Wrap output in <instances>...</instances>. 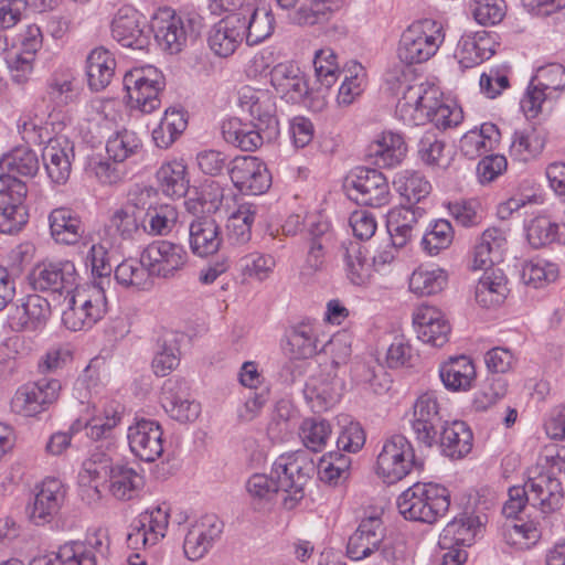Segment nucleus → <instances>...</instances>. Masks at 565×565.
Returning <instances> with one entry per match:
<instances>
[{"mask_svg": "<svg viewBox=\"0 0 565 565\" xmlns=\"http://www.w3.org/2000/svg\"><path fill=\"white\" fill-rule=\"evenodd\" d=\"M472 431L465 422H444L437 437L441 452L452 459H459L472 448Z\"/></svg>", "mask_w": 565, "mask_h": 565, "instance_id": "obj_29", "label": "nucleus"}, {"mask_svg": "<svg viewBox=\"0 0 565 565\" xmlns=\"http://www.w3.org/2000/svg\"><path fill=\"white\" fill-rule=\"evenodd\" d=\"M287 347L294 359H309L320 353L318 327L310 321L291 327L287 334Z\"/></svg>", "mask_w": 565, "mask_h": 565, "instance_id": "obj_41", "label": "nucleus"}, {"mask_svg": "<svg viewBox=\"0 0 565 565\" xmlns=\"http://www.w3.org/2000/svg\"><path fill=\"white\" fill-rule=\"evenodd\" d=\"M347 277L353 285L362 286L371 277V265L363 253V246L358 242L342 244Z\"/></svg>", "mask_w": 565, "mask_h": 565, "instance_id": "obj_55", "label": "nucleus"}, {"mask_svg": "<svg viewBox=\"0 0 565 565\" xmlns=\"http://www.w3.org/2000/svg\"><path fill=\"white\" fill-rule=\"evenodd\" d=\"M142 486L143 478L136 470L125 465H116L102 492L108 490L117 500L128 501L138 495Z\"/></svg>", "mask_w": 565, "mask_h": 565, "instance_id": "obj_42", "label": "nucleus"}, {"mask_svg": "<svg viewBox=\"0 0 565 565\" xmlns=\"http://www.w3.org/2000/svg\"><path fill=\"white\" fill-rule=\"evenodd\" d=\"M142 253L152 277H173L188 262V253L182 245L164 239L152 242Z\"/></svg>", "mask_w": 565, "mask_h": 565, "instance_id": "obj_14", "label": "nucleus"}, {"mask_svg": "<svg viewBox=\"0 0 565 565\" xmlns=\"http://www.w3.org/2000/svg\"><path fill=\"white\" fill-rule=\"evenodd\" d=\"M169 524L168 509L162 505L147 509L131 524L132 531L128 534L127 541L130 546L138 548L156 545L166 536Z\"/></svg>", "mask_w": 565, "mask_h": 565, "instance_id": "obj_17", "label": "nucleus"}, {"mask_svg": "<svg viewBox=\"0 0 565 565\" xmlns=\"http://www.w3.org/2000/svg\"><path fill=\"white\" fill-rule=\"evenodd\" d=\"M342 393V380L331 373L311 376L303 388L305 398L315 413H321L334 406Z\"/></svg>", "mask_w": 565, "mask_h": 565, "instance_id": "obj_24", "label": "nucleus"}, {"mask_svg": "<svg viewBox=\"0 0 565 565\" xmlns=\"http://www.w3.org/2000/svg\"><path fill=\"white\" fill-rule=\"evenodd\" d=\"M385 537V527L380 516L363 519L349 537L347 554L351 559H363L379 551Z\"/></svg>", "mask_w": 565, "mask_h": 565, "instance_id": "obj_22", "label": "nucleus"}, {"mask_svg": "<svg viewBox=\"0 0 565 565\" xmlns=\"http://www.w3.org/2000/svg\"><path fill=\"white\" fill-rule=\"evenodd\" d=\"M38 290L63 294L71 291L76 281L75 265L71 260L43 262L38 265Z\"/></svg>", "mask_w": 565, "mask_h": 565, "instance_id": "obj_28", "label": "nucleus"}, {"mask_svg": "<svg viewBox=\"0 0 565 565\" xmlns=\"http://www.w3.org/2000/svg\"><path fill=\"white\" fill-rule=\"evenodd\" d=\"M507 245V237L502 230L491 227L486 230L475 246L471 268L475 270H489L502 259V252Z\"/></svg>", "mask_w": 565, "mask_h": 565, "instance_id": "obj_31", "label": "nucleus"}, {"mask_svg": "<svg viewBox=\"0 0 565 565\" xmlns=\"http://www.w3.org/2000/svg\"><path fill=\"white\" fill-rule=\"evenodd\" d=\"M106 228L122 241L140 239L146 234L145 215H137L130 206H121L111 214Z\"/></svg>", "mask_w": 565, "mask_h": 565, "instance_id": "obj_44", "label": "nucleus"}, {"mask_svg": "<svg viewBox=\"0 0 565 565\" xmlns=\"http://www.w3.org/2000/svg\"><path fill=\"white\" fill-rule=\"evenodd\" d=\"M532 505L540 507L543 513H551L562 508L564 490L561 481L552 472L541 471L525 482Z\"/></svg>", "mask_w": 565, "mask_h": 565, "instance_id": "obj_25", "label": "nucleus"}, {"mask_svg": "<svg viewBox=\"0 0 565 565\" xmlns=\"http://www.w3.org/2000/svg\"><path fill=\"white\" fill-rule=\"evenodd\" d=\"M507 281L501 270H484L476 287V300L482 307L498 306L507 296Z\"/></svg>", "mask_w": 565, "mask_h": 565, "instance_id": "obj_54", "label": "nucleus"}, {"mask_svg": "<svg viewBox=\"0 0 565 565\" xmlns=\"http://www.w3.org/2000/svg\"><path fill=\"white\" fill-rule=\"evenodd\" d=\"M409 424L417 443L429 448L437 445L444 420L434 392H426L417 397L413 405Z\"/></svg>", "mask_w": 565, "mask_h": 565, "instance_id": "obj_10", "label": "nucleus"}, {"mask_svg": "<svg viewBox=\"0 0 565 565\" xmlns=\"http://www.w3.org/2000/svg\"><path fill=\"white\" fill-rule=\"evenodd\" d=\"M236 14L245 26L243 28V39L245 38L247 45H257L273 34L275 19L270 10L248 4Z\"/></svg>", "mask_w": 565, "mask_h": 565, "instance_id": "obj_30", "label": "nucleus"}, {"mask_svg": "<svg viewBox=\"0 0 565 565\" xmlns=\"http://www.w3.org/2000/svg\"><path fill=\"white\" fill-rule=\"evenodd\" d=\"M65 495L66 489L60 479L45 478L38 486V520L43 524L51 523L58 514Z\"/></svg>", "mask_w": 565, "mask_h": 565, "instance_id": "obj_39", "label": "nucleus"}, {"mask_svg": "<svg viewBox=\"0 0 565 565\" xmlns=\"http://www.w3.org/2000/svg\"><path fill=\"white\" fill-rule=\"evenodd\" d=\"M331 435V424L326 419L306 418L299 429V436L305 447L315 452L324 449Z\"/></svg>", "mask_w": 565, "mask_h": 565, "instance_id": "obj_60", "label": "nucleus"}, {"mask_svg": "<svg viewBox=\"0 0 565 565\" xmlns=\"http://www.w3.org/2000/svg\"><path fill=\"white\" fill-rule=\"evenodd\" d=\"M348 198L359 205L381 207L391 200L386 177L377 169L358 167L344 180Z\"/></svg>", "mask_w": 565, "mask_h": 565, "instance_id": "obj_8", "label": "nucleus"}, {"mask_svg": "<svg viewBox=\"0 0 565 565\" xmlns=\"http://www.w3.org/2000/svg\"><path fill=\"white\" fill-rule=\"evenodd\" d=\"M26 182L10 173L0 174V212L9 214L14 224L24 227L29 221L25 205Z\"/></svg>", "mask_w": 565, "mask_h": 565, "instance_id": "obj_23", "label": "nucleus"}, {"mask_svg": "<svg viewBox=\"0 0 565 565\" xmlns=\"http://www.w3.org/2000/svg\"><path fill=\"white\" fill-rule=\"evenodd\" d=\"M542 531L540 524L533 520L524 522L522 519L511 521L503 526L505 542L519 550H527L540 540Z\"/></svg>", "mask_w": 565, "mask_h": 565, "instance_id": "obj_56", "label": "nucleus"}, {"mask_svg": "<svg viewBox=\"0 0 565 565\" xmlns=\"http://www.w3.org/2000/svg\"><path fill=\"white\" fill-rule=\"evenodd\" d=\"M128 444L131 452L140 460L152 462L163 454V431L153 419H139L128 428Z\"/></svg>", "mask_w": 565, "mask_h": 565, "instance_id": "obj_15", "label": "nucleus"}, {"mask_svg": "<svg viewBox=\"0 0 565 565\" xmlns=\"http://www.w3.org/2000/svg\"><path fill=\"white\" fill-rule=\"evenodd\" d=\"M546 135L532 126L516 129L510 145V156L519 161H529L537 157L544 149Z\"/></svg>", "mask_w": 565, "mask_h": 565, "instance_id": "obj_43", "label": "nucleus"}, {"mask_svg": "<svg viewBox=\"0 0 565 565\" xmlns=\"http://www.w3.org/2000/svg\"><path fill=\"white\" fill-rule=\"evenodd\" d=\"M224 523L214 514L202 516L188 531L183 550L191 561L202 558L221 537Z\"/></svg>", "mask_w": 565, "mask_h": 565, "instance_id": "obj_20", "label": "nucleus"}, {"mask_svg": "<svg viewBox=\"0 0 565 565\" xmlns=\"http://www.w3.org/2000/svg\"><path fill=\"white\" fill-rule=\"evenodd\" d=\"M450 507L448 489L437 483H414L397 498L398 512L409 521L434 524Z\"/></svg>", "mask_w": 565, "mask_h": 565, "instance_id": "obj_2", "label": "nucleus"}, {"mask_svg": "<svg viewBox=\"0 0 565 565\" xmlns=\"http://www.w3.org/2000/svg\"><path fill=\"white\" fill-rule=\"evenodd\" d=\"M180 363V350L174 337H163L158 342V350L152 359L151 367L157 376H166Z\"/></svg>", "mask_w": 565, "mask_h": 565, "instance_id": "obj_62", "label": "nucleus"}, {"mask_svg": "<svg viewBox=\"0 0 565 565\" xmlns=\"http://www.w3.org/2000/svg\"><path fill=\"white\" fill-rule=\"evenodd\" d=\"M557 276L558 269L556 265L543 259L525 263L521 274L523 282L533 288H542L554 281Z\"/></svg>", "mask_w": 565, "mask_h": 565, "instance_id": "obj_64", "label": "nucleus"}, {"mask_svg": "<svg viewBox=\"0 0 565 565\" xmlns=\"http://www.w3.org/2000/svg\"><path fill=\"white\" fill-rule=\"evenodd\" d=\"M243 22L236 13H230L209 32L207 43L220 57L231 56L243 41Z\"/></svg>", "mask_w": 565, "mask_h": 565, "instance_id": "obj_27", "label": "nucleus"}, {"mask_svg": "<svg viewBox=\"0 0 565 565\" xmlns=\"http://www.w3.org/2000/svg\"><path fill=\"white\" fill-rule=\"evenodd\" d=\"M76 289L74 294L67 291L63 295V302L67 308L63 310L62 321L72 331H79L93 327L106 311V297L102 281L95 282L90 289Z\"/></svg>", "mask_w": 565, "mask_h": 565, "instance_id": "obj_6", "label": "nucleus"}, {"mask_svg": "<svg viewBox=\"0 0 565 565\" xmlns=\"http://www.w3.org/2000/svg\"><path fill=\"white\" fill-rule=\"evenodd\" d=\"M81 88L70 70L57 71L47 81L46 93L50 99L57 106H66L75 103Z\"/></svg>", "mask_w": 565, "mask_h": 565, "instance_id": "obj_51", "label": "nucleus"}, {"mask_svg": "<svg viewBox=\"0 0 565 565\" xmlns=\"http://www.w3.org/2000/svg\"><path fill=\"white\" fill-rule=\"evenodd\" d=\"M413 323L422 342L436 348L448 342L450 326L438 308L420 305L413 315Z\"/></svg>", "mask_w": 565, "mask_h": 565, "instance_id": "obj_21", "label": "nucleus"}, {"mask_svg": "<svg viewBox=\"0 0 565 565\" xmlns=\"http://www.w3.org/2000/svg\"><path fill=\"white\" fill-rule=\"evenodd\" d=\"M88 86L94 92L106 88L115 74L116 60L113 53L105 47L94 49L86 61Z\"/></svg>", "mask_w": 565, "mask_h": 565, "instance_id": "obj_38", "label": "nucleus"}, {"mask_svg": "<svg viewBox=\"0 0 565 565\" xmlns=\"http://www.w3.org/2000/svg\"><path fill=\"white\" fill-rule=\"evenodd\" d=\"M246 491L256 510L266 508L280 492L275 476L254 473L246 482Z\"/></svg>", "mask_w": 565, "mask_h": 565, "instance_id": "obj_57", "label": "nucleus"}, {"mask_svg": "<svg viewBox=\"0 0 565 565\" xmlns=\"http://www.w3.org/2000/svg\"><path fill=\"white\" fill-rule=\"evenodd\" d=\"M480 525L481 522L478 516L462 514L459 518H455L441 531L438 546H470L475 541Z\"/></svg>", "mask_w": 565, "mask_h": 565, "instance_id": "obj_40", "label": "nucleus"}, {"mask_svg": "<svg viewBox=\"0 0 565 565\" xmlns=\"http://www.w3.org/2000/svg\"><path fill=\"white\" fill-rule=\"evenodd\" d=\"M51 237L57 244L75 245L84 233L82 221L77 214L66 207L54 209L49 214Z\"/></svg>", "mask_w": 565, "mask_h": 565, "instance_id": "obj_33", "label": "nucleus"}, {"mask_svg": "<svg viewBox=\"0 0 565 565\" xmlns=\"http://www.w3.org/2000/svg\"><path fill=\"white\" fill-rule=\"evenodd\" d=\"M66 149L67 141L60 138H49L42 149L43 166L52 183L64 184L70 177L71 161Z\"/></svg>", "mask_w": 565, "mask_h": 565, "instance_id": "obj_35", "label": "nucleus"}, {"mask_svg": "<svg viewBox=\"0 0 565 565\" xmlns=\"http://www.w3.org/2000/svg\"><path fill=\"white\" fill-rule=\"evenodd\" d=\"M51 556H38V565H97L95 553L87 550L82 541H70L61 545Z\"/></svg>", "mask_w": 565, "mask_h": 565, "instance_id": "obj_47", "label": "nucleus"}, {"mask_svg": "<svg viewBox=\"0 0 565 565\" xmlns=\"http://www.w3.org/2000/svg\"><path fill=\"white\" fill-rule=\"evenodd\" d=\"M447 284V274L441 268L418 267L409 277V290L418 296L435 295Z\"/></svg>", "mask_w": 565, "mask_h": 565, "instance_id": "obj_58", "label": "nucleus"}, {"mask_svg": "<svg viewBox=\"0 0 565 565\" xmlns=\"http://www.w3.org/2000/svg\"><path fill=\"white\" fill-rule=\"evenodd\" d=\"M444 40L440 23L431 19L416 21L402 33L397 56L406 65L424 63L436 54Z\"/></svg>", "mask_w": 565, "mask_h": 565, "instance_id": "obj_4", "label": "nucleus"}, {"mask_svg": "<svg viewBox=\"0 0 565 565\" xmlns=\"http://www.w3.org/2000/svg\"><path fill=\"white\" fill-rule=\"evenodd\" d=\"M121 257L120 247L110 238H102L93 244L88 252V259L92 265V273L103 282L104 279L110 282V275L115 270L114 263Z\"/></svg>", "mask_w": 565, "mask_h": 565, "instance_id": "obj_45", "label": "nucleus"}, {"mask_svg": "<svg viewBox=\"0 0 565 565\" xmlns=\"http://www.w3.org/2000/svg\"><path fill=\"white\" fill-rule=\"evenodd\" d=\"M420 467L414 448L403 435L387 438L377 456L376 472L386 483H395L405 478L414 467Z\"/></svg>", "mask_w": 565, "mask_h": 565, "instance_id": "obj_9", "label": "nucleus"}, {"mask_svg": "<svg viewBox=\"0 0 565 565\" xmlns=\"http://www.w3.org/2000/svg\"><path fill=\"white\" fill-rule=\"evenodd\" d=\"M179 218L173 204H158L145 214L146 234L166 236L172 232Z\"/></svg>", "mask_w": 565, "mask_h": 565, "instance_id": "obj_59", "label": "nucleus"}, {"mask_svg": "<svg viewBox=\"0 0 565 565\" xmlns=\"http://www.w3.org/2000/svg\"><path fill=\"white\" fill-rule=\"evenodd\" d=\"M315 470L313 460L303 450L285 454L277 458L271 471L280 492L288 493L284 498V505L287 509H292L303 498V488Z\"/></svg>", "mask_w": 565, "mask_h": 565, "instance_id": "obj_5", "label": "nucleus"}, {"mask_svg": "<svg viewBox=\"0 0 565 565\" xmlns=\"http://www.w3.org/2000/svg\"><path fill=\"white\" fill-rule=\"evenodd\" d=\"M394 185L407 204L416 205L428 196L431 191L429 181L419 172L405 170L399 172Z\"/></svg>", "mask_w": 565, "mask_h": 565, "instance_id": "obj_53", "label": "nucleus"}, {"mask_svg": "<svg viewBox=\"0 0 565 565\" xmlns=\"http://www.w3.org/2000/svg\"><path fill=\"white\" fill-rule=\"evenodd\" d=\"M202 29L198 14H178L170 8L159 9L153 15L150 32L157 44L169 54H178L189 40H194Z\"/></svg>", "mask_w": 565, "mask_h": 565, "instance_id": "obj_3", "label": "nucleus"}, {"mask_svg": "<svg viewBox=\"0 0 565 565\" xmlns=\"http://www.w3.org/2000/svg\"><path fill=\"white\" fill-rule=\"evenodd\" d=\"M257 207L250 203L239 204L227 220V241L231 245L242 246L252 238V226L255 222Z\"/></svg>", "mask_w": 565, "mask_h": 565, "instance_id": "obj_46", "label": "nucleus"}, {"mask_svg": "<svg viewBox=\"0 0 565 565\" xmlns=\"http://www.w3.org/2000/svg\"><path fill=\"white\" fill-rule=\"evenodd\" d=\"M222 243L221 226L212 215L196 216L190 222L189 245L194 255H213L218 252Z\"/></svg>", "mask_w": 565, "mask_h": 565, "instance_id": "obj_26", "label": "nucleus"}, {"mask_svg": "<svg viewBox=\"0 0 565 565\" xmlns=\"http://www.w3.org/2000/svg\"><path fill=\"white\" fill-rule=\"evenodd\" d=\"M269 75L277 94L288 103H301L310 94L308 78L297 64L279 63L271 68Z\"/></svg>", "mask_w": 565, "mask_h": 565, "instance_id": "obj_19", "label": "nucleus"}, {"mask_svg": "<svg viewBox=\"0 0 565 565\" xmlns=\"http://www.w3.org/2000/svg\"><path fill=\"white\" fill-rule=\"evenodd\" d=\"M499 139L498 127L492 122H484L480 128H473L461 137L459 149L467 159L475 160L492 151Z\"/></svg>", "mask_w": 565, "mask_h": 565, "instance_id": "obj_34", "label": "nucleus"}, {"mask_svg": "<svg viewBox=\"0 0 565 565\" xmlns=\"http://www.w3.org/2000/svg\"><path fill=\"white\" fill-rule=\"evenodd\" d=\"M160 402L170 418L179 423L194 422L201 413L200 403L191 398L188 382L179 376L164 381Z\"/></svg>", "mask_w": 565, "mask_h": 565, "instance_id": "obj_12", "label": "nucleus"}, {"mask_svg": "<svg viewBox=\"0 0 565 565\" xmlns=\"http://www.w3.org/2000/svg\"><path fill=\"white\" fill-rule=\"evenodd\" d=\"M351 463L349 456L340 451H329L317 466L319 479L329 486H340L350 478Z\"/></svg>", "mask_w": 565, "mask_h": 565, "instance_id": "obj_50", "label": "nucleus"}, {"mask_svg": "<svg viewBox=\"0 0 565 565\" xmlns=\"http://www.w3.org/2000/svg\"><path fill=\"white\" fill-rule=\"evenodd\" d=\"M222 134L226 142L243 151H255L267 140V132L256 127V124L243 122L238 118L223 121Z\"/></svg>", "mask_w": 565, "mask_h": 565, "instance_id": "obj_32", "label": "nucleus"}, {"mask_svg": "<svg viewBox=\"0 0 565 565\" xmlns=\"http://www.w3.org/2000/svg\"><path fill=\"white\" fill-rule=\"evenodd\" d=\"M439 376L447 390L468 391L476 380V369L470 358L459 355L440 365Z\"/></svg>", "mask_w": 565, "mask_h": 565, "instance_id": "obj_36", "label": "nucleus"}, {"mask_svg": "<svg viewBox=\"0 0 565 565\" xmlns=\"http://www.w3.org/2000/svg\"><path fill=\"white\" fill-rule=\"evenodd\" d=\"M454 239V228L447 220H436L423 235L422 246L429 255H436L450 246Z\"/></svg>", "mask_w": 565, "mask_h": 565, "instance_id": "obj_63", "label": "nucleus"}, {"mask_svg": "<svg viewBox=\"0 0 565 565\" xmlns=\"http://www.w3.org/2000/svg\"><path fill=\"white\" fill-rule=\"evenodd\" d=\"M115 466L108 451L98 450L97 448L93 450L83 462L77 477L83 495L86 494L90 501L99 500L102 488L107 483Z\"/></svg>", "mask_w": 565, "mask_h": 565, "instance_id": "obj_18", "label": "nucleus"}, {"mask_svg": "<svg viewBox=\"0 0 565 565\" xmlns=\"http://www.w3.org/2000/svg\"><path fill=\"white\" fill-rule=\"evenodd\" d=\"M162 193L170 198H182L188 193L186 167L181 161L163 163L156 173Z\"/></svg>", "mask_w": 565, "mask_h": 565, "instance_id": "obj_48", "label": "nucleus"}, {"mask_svg": "<svg viewBox=\"0 0 565 565\" xmlns=\"http://www.w3.org/2000/svg\"><path fill=\"white\" fill-rule=\"evenodd\" d=\"M239 106L249 113L252 121L260 130L267 132V141L279 134V121L276 116L275 98L266 90L243 87L239 92Z\"/></svg>", "mask_w": 565, "mask_h": 565, "instance_id": "obj_13", "label": "nucleus"}, {"mask_svg": "<svg viewBox=\"0 0 565 565\" xmlns=\"http://www.w3.org/2000/svg\"><path fill=\"white\" fill-rule=\"evenodd\" d=\"M116 281L122 287H134L137 289H147L151 286L150 270L148 265L143 262V253L141 252L140 258L129 257L122 259L114 270Z\"/></svg>", "mask_w": 565, "mask_h": 565, "instance_id": "obj_49", "label": "nucleus"}, {"mask_svg": "<svg viewBox=\"0 0 565 565\" xmlns=\"http://www.w3.org/2000/svg\"><path fill=\"white\" fill-rule=\"evenodd\" d=\"M0 168L7 170V173L32 179L35 174V153L30 148L17 147L2 156Z\"/></svg>", "mask_w": 565, "mask_h": 565, "instance_id": "obj_61", "label": "nucleus"}, {"mask_svg": "<svg viewBox=\"0 0 565 565\" xmlns=\"http://www.w3.org/2000/svg\"><path fill=\"white\" fill-rule=\"evenodd\" d=\"M228 173L234 186L243 194H263L271 184L266 164L257 157H236L231 161Z\"/></svg>", "mask_w": 565, "mask_h": 565, "instance_id": "obj_11", "label": "nucleus"}, {"mask_svg": "<svg viewBox=\"0 0 565 565\" xmlns=\"http://www.w3.org/2000/svg\"><path fill=\"white\" fill-rule=\"evenodd\" d=\"M406 151L407 147L401 135L386 132L369 146L367 157L379 168H393L402 162Z\"/></svg>", "mask_w": 565, "mask_h": 565, "instance_id": "obj_37", "label": "nucleus"}, {"mask_svg": "<svg viewBox=\"0 0 565 565\" xmlns=\"http://www.w3.org/2000/svg\"><path fill=\"white\" fill-rule=\"evenodd\" d=\"M437 87L424 83L407 85L398 98L395 114L409 126L433 122L436 128L447 129L462 120L460 108L450 107L440 99Z\"/></svg>", "mask_w": 565, "mask_h": 565, "instance_id": "obj_1", "label": "nucleus"}, {"mask_svg": "<svg viewBox=\"0 0 565 565\" xmlns=\"http://www.w3.org/2000/svg\"><path fill=\"white\" fill-rule=\"evenodd\" d=\"M106 152L114 162H124L141 154L142 141L135 131L122 129L108 138Z\"/></svg>", "mask_w": 565, "mask_h": 565, "instance_id": "obj_52", "label": "nucleus"}, {"mask_svg": "<svg viewBox=\"0 0 565 565\" xmlns=\"http://www.w3.org/2000/svg\"><path fill=\"white\" fill-rule=\"evenodd\" d=\"M131 107L150 114L160 106L159 95L166 86L163 74L152 65L128 71L122 79Z\"/></svg>", "mask_w": 565, "mask_h": 565, "instance_id": "obj_7", "label": "nucleus"}, {"mask_svg": "<svg viewBox=\"0 0 565 565\" xmlns=\"http://www.w3.org/2000/svg\"><path fill=\"white\" fill-rule=\"evenodd\" d=\"M111 36L125 47L143 50L150 43V28L138 11L122 8L113 19Z\"/></svg>", "mask_w": 565, "mask_h": 565, "instance_id": "obj_16", "label": "nucleus"}]
</instances>
